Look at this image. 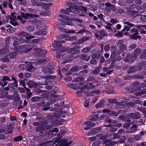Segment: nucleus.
<instances>
[{"mask_svg": "<svg viewBox=\"0 0 146 146\" xmlns=\"http://www.w3.org/2000/svg\"><path fill=\"white\" fill-rule=\"evenodd\" d=\"M91 50V48L90 47H85L83 48L82 50L81 51L82 52L84 53H88Z\"/></svg>", "mask_w": 146, "mask_h": 146, "instance_id": "obj_35", "label": "nucleus"}, {"mask_svg": "<svg viewBox=\"0 0 146 146\" xmlns=\"http://www.w3.org/2000/svg\"><path fill=\"white\" fill-rule=\"evenodd\" d=\"M110 115H113L115 116H117L118 115V112H116L113 111L111 110Z\"/></svg>", "mask_w": 146, "mask_h": 146, "instance_id": "obj_61", "label": "nucleus"}, {"mask_svg": "<svg viewBox=\"0 0 146 146\" xmlns=\"http://www.w3.org/2000/svg\"><path fill=\"white\" fill-rule=\"evenodd\" d=\"M75 7L74 8L71 9H66V10L68 11V12H72L75 14H78L79 13L78 10Z\"/></svg>", "mask_w": 146, "mask_h": 146, "instance_id": "obj_22", "label": "nucleus"}, {"mask_svg": "<svg viewBox=\"0 0 146 146\" xmlns=\"http://www.w3.org/2000/svg\"><path fill=\"white\" fill-rule=\"evenodd\" d=\"M131 124L127 123H124L123 124V127L125 128H128L130 126Z\"/></svg>", "mask_w": 146, "mask_h": 146, "instance_id": "obj_57", "label": "nucleus"}, {"mask_svg": "<svg viewBox=\"0 0 146 146\" xmlns=\"http://www.w3.org/2000/svg\"><path fill=\"white\" fill-rule=\"evenodd\" d=\"M17 54L16 52H11L9 54V57L11 59H13L15 58Z\"/></svg>", "mask_w": 146, "mask_h": 146, "instance_id": "obj_49", "label": "nucleus"}, {"mask_svg": "<svg viewBox=\"0 0 146 146\" xmlns=\"http://www.w3.org/2000/svg\"><path fill=\"white\" fill-rule=\"evenodd\" d=\"M146 58V49L143 50L140 56V59H143Z\"/></svg>", "mask_w": 146, "mask_h": 146, "instance_id": "obj_29", "label": "nucleus"}, {"mask_svg": "<svg viewBox=\"0 0 146 146\" xmlns=\"http://www.w3.org/2000/svg\"><path fill=\"white\" fill-rule=\"evenodd\" d=\"M105 5L107 7H110L111 10L115 12L117 10V8L116 6L109 3L107 2L105 4L104 3L102 4H101L100 5L102 7V6H103Z\"/></svg>", "mask_w": 146, "mask_h": 146, "instance_id": "obj_9", "label": "nucleus"}, {"mask_svg": "<svg viewBox=\"0 0 146 146\" xmlns=\"http://www.w3.org/2000/svg\"><path fill=\"white\" fill-rule=\"evenodd\" d=\"M10 79L9 77L7 76H4L3 77V78L1 81L4 82V84L3 86H5L7 84V81L10 82Z\"/></svg>", "mask_w": 146, "mask_h": 146, "instance_id": "obj_14", "label": "nucleus"}, {"mask_svg": "<svg viewBox=\"0 0 146 146\" xmlns=\"http://www.w3.org/2000/svg\"><path fill=\"white\" fill-rule=\"evenodd\" d=\"M86 7L89 10L94 11H96L97 9V7L95 6L92 5H87Z\"/></svg>", "mask_w": 146, "mask_h": 146, "instance_id": "obj_18", "label": "nucleus"}, {"mask_svg": "<svg viewBox=\"0 0 146 146\" xmlns=\"http://www.w3.org/2000/svg\"><path fill=\"white\" fill-rule=\"evenodd\" d=\"M120 137V136L117 133H113V139H118Z\"/></svg>", "mask_w": 146, "mask_h": 146, "instance_id": "obj_62", "label": "nucleus"}, {"mask_svg": "<svg viewBox=\"0 0 146 146\" xmlns=\"http://www.w3.org/2000/svg\"><path fill=\"white\" fill-rule=\"evenodd\" d=\"M105 121L107 123H111L112 122L111 119L110 118V117L109 116H106L105 118Z\"/></svg>", "mask_w": 146, "mask_h": 146, "instance_id": "obj_52", "label": "nucleus"}, {"mask_svg": "<svg viewBox=\"0 0 146 146\" xmlns=\"http://www.w3.org/2000/svg\"><path fill=\"white\" fill-rule=\"evenodd\" d=\"M123 23L127 24V25L130 27H133L135 26L134 24L130 23L128 21H125L123 22Z\"/></svg>", "mask_w": 146, "mask_h": 146, "instance_id": "obj_51", "label": "nucleus"}, {"mask_svg": "<svg viewBox=\"0 0 146 146\" xmlns=\"http://www.w3.org/2000/svg\"><path fill=\"white\" fill-rule=\"evenodd\" d=\"M14 98L16 99V101L15 102V103L16 104H22V101L20 100V97L19 95L17 94L14 97Z\"/></svg>", "mask_w": 146, "mask_h": 146, "instance_id": "obj_27", "label": "nucleus"}, {"mask_svg": "<svg viewBox=\"0 0 146 146\" xmlns=\"http://www.w3.org/2000/svg\"><path fill=\"white\" fill-rule=\"evenodd\" d=\"M19 68L21 70H24L27 68V65L21 64L18 66Z\"/></svg>", "mask_w": 146, "mask_h": 146, "instance_id": "obj_46", "label": "nucleus"}, {"mask_svg": "<svg viewBox=\"0 0 146 146\" xmlns=\"http://www.w3.org/2000/svg\"><path fill=\"white\" fill-rule=\"evenodd\" d=\"M117 46L122 52L125 51L127 48V46L124 44L123 41L122 40H118L117 43Z\"/></svg>", "mask_w": 146, "mask_h": 146, "instance_id": "obj_5", "label": "nucleus"}, {"mask_svg": "<svg viewBox=\"0 0 146 146\" xmlns=\"http://www.w3.org/2000/svg\"><path fill=\"white\" fill-rule=\"evenodd\" d=\"M53 45L55 48H59L62 46V44L60 43L59 41H54Z\"/></svg>", "mask_w": 146, "mask_h": 146, "instance_id": "obj_25", "label": "nucleus"}, {"mask_svg": "<svg viewBox=\"0 0 146 146\" xmlns=\"http://www.w3.org/2000/svg\"><path fill=\"white\" fill-rule=\"evenodd\" d=\"M54 67L52 66H48L42 69L41 70L44 74L48 75L53 74L54 71L53 70Z\"/></svg>", "mask_w": 146, "mask_h": 146, "instance_id": "obj_3", "label": "nucleus"}, {"mask_svg": "<svg viewBox=\"0 0 146 146\" xmlns=\"http://www.w3.org/2000/svg\"><path fill=\"white\" fill-rule=\"evenodd\" d=\"M63 50H59L56 52V57L57 58H59L63 56V54H60L63 52Z\"/></svg>", "mask_w": 146, "mask_h": 146, "instance_id": "obj_36", "label": "nucleus"}, {"mask_svg": "<svg viewBox=\"0 0 146 146\" xmlns=\"http://www.w3.org/2000/svg\"><path fill=\"white\" fill-rule=\"evenodd\" d=\"M146 94V88L143 89L141 90L137 91L135 92V94L137 96H141L142 95L145 94Z\"/></svg>", "mask_w": 146, "mask_h": 146, "instance_id": "obj_13", "label": "nucleus"}, {"mask_svg": "<svg viewBox=\"0 0 146 146\" xmlns=\"http://www.w3.org/2000/svg\"><path fill=\"white\" fill-rule=\"evenodd\" d=\"M68 5H69V8H68V9H72L76 7V5L73 3H69Z\"/></svg>", "mask_w": 146, "mask_h": 146, "instance_id": "obj_54", "label": "nucleus"}, {"mask_svg": "<svg viewBox=\"0 0 146 146\" xmlns=\"http://www.w3.org/2000/svg\"><path fill=\"white\" fill-rule=\"evenodd\" d=\"M22 139V137L21 136H19L18 137L15 138L14 140L15 141H21Z\"/></svg>", "mask_w": 146, "mask_h": 146, "instance_id": "obj_59", "label": "nucleus"}, {"mask_svg": "<svg viewBox=\"0 0 146 146\" xmlns=\"http://www.w3.org/2000/svg\"><path fill=\"white\" fill-rule=\"evenodd\" d=\"M84 81V79L82 77H79L75 79H74L72 81L73 82H80Z\"/></svg>", "mask_w": 146, "mask_h": 146, "instance_id": "obj_37", "label": "nucleus"}, {"mask_svg": "<svg viewBox=\"0 0 146 146\" xmlns=\"http://www.w3.org/2000/svg\"><path fill=\"white\" fill-rule=\"evenodd\" d=\"M100 141H96L94 143H93L92 144V146H98L100 144Z\"/></svg>", "mask_w": 146, "mask_h": 146, "instance_id": "obj_60", "label": "nucleus"}, {"mask_svg": "<svg viewBox=\"0 0 146 146\" xmlns=\"http://www.w3.org/2000/svg\"><path fill=\"white\" fill-rule=\"evenodd\" d=\"M47 117L50 119H53L60 117V115L56 113H54V114L48 115Z\"/></svg>", "mask_w": 146, "mask_h": 146, "instance_id": "obj_16", "label": "nucleus"}, {"mask_svg": "<svg viewBox=\"0 0 146 146\" xmlns=\"http://www.w3.org/2000/svg\"><path fill=\"white\" fill-rule=\"evenodd\" d=\"M131 56L129 54H128L126 56L124 59V61L126 62H129L131 59Z\"/></svg>", "mask_w": 146, "mask_h": 146, "instance_id": "obj_40", "label": "nucleus"}, {"mask_svg": "<svg viewBox=\"0 0 146 146\" xmlns=\"http://www.w3.org/2000/svg\"><path fill=\"white\" fill-rule=\"evenodd\" d=\"M33 50L35 52V54L40 57H44L46 56V51L45 50H42L40 48H35Z\"/></svg>", "mask_w": 146, "mask_h": 146, "instance_id": "obj_2", "label": "nucleus"}, {"mask_svg": "<svg viewBox=\"0 0 146 146\" xmlns=\"http://www.w3.org/2000/svg\"><path fill=\"white\" fill-rule=\"evenodd\" d=\"M115 55L116 53L114 52H113L110 55V58L111 62L113 63H115L116 62Z\"/></svg>", "mask_w": 146, "mask_h": 146, "instance_id": "obj_19", "label": "nucleus"}, {"mask_svg": "<svg viewBox=\"0 0 146 146\" xmlns=\"http://www.w3.org/2000/svg\"><path fill=\"white\" fill-rule=\"evenodd\" d=\"M21 17L25 19H28L29 18H34L38 17H39L38 15L33 14H30L28 13H25L23 12L21 13Z\"/></svg>", "mask_w": 146, "mask_h": 146, "instance_id": "obj_4", "label": "nucleus"}, {"mask_svg": "<svg viewBox=\"0 0 146 146\" xmlns=\"http://www.w3.org/2000/svg\"><path fill=\"white\" fill-rule=\"evenodd\" d=\"M80 70V69H79V67L78 66H75L72 67L70 70L71 72H73L74 71H77Z\"/></svg>", "mask_w": 146, "mask_h": 146, "instance_id": "obj_43", "label": "nucleus"}, {"mask_svg": "<svg viewBox=\"0 0 146 146\" xmlns=\"http://www.w3.org/2000/svg\"><path fill=\"white\" fill-rule=\"evenodd\" d=\"M26 29L29 31H32L35 30V28L33 26H28L26 27Z\"/></svg>", "mask_w": 146, "mask_h": 146, "instance_id": "obj_39", "label": "nucleus"}, {"mask_svg": "<svg viewBox=\"0 0 146 146\" xmlns=\"http://www.w3.org/2000/svg\"><path fill=\"white\" fill-rule=\"evenodd\" d=\"M19 36H21L25 37L27 40H29L34 38V36L31 35L29 33L23 31H21L19 32L18 33Z\"/></svg>", "mask_w": 146, "mask_h": 146, "instance_id": "obj_6", "label": "nucleus"}, {"mask_svg": "<svg viewBox=\"0 0 146 146\" xmlns=\"http://www.w3.org/2000/svg\"><path fill=\"white\" fill-rule=\"evenodd\" d=\"M61 140V143L60 144L61 146H68L72 142V141H71L69 142H68V140L66 139H62Z\"/></svg>", "mask_w": 146, "mask_h": 146, "instance_id": "obj_12", "label": "nucleus"}, {"mask_svg": "<svg viewBox=\"0 0 146 146\" xmlns=\"http://www.w3.org/2000/svg\"><path fill=\"white\" fill-rule=\"evenodd\" d=\"M38 84L39 85H46L48 84L46 80L45 79H43L40 80L38 82Z\"/></svg>", "mask_w": 146, "mask_h": 146, "instance_id": "obj_33", "label": "nucleus"}, {"mask_svg": "<svg viewBox=\"0 0 146 146\" xmlns=\"http://www.w3.org/2000/svg\"><path fill=\"white\" fill-rule=\"evenodd\" d=\"M99 33L102 36H106L108 35L107 32L104 29H101L99 31Z\"/></svg>", "mask_w": 146, "mask_h": 146, "instance_id": "obj_28", "label": "nucleus"}, {"mask_svg": "<svg viewBox=\"0 0 146 146\" xmlns=\"http://www.w3.org/2000/svg\"><path fill=\"white\" fill-rule=\"evenodd\" d=\"M61 12L63 14L69 15L70 12H68V11H66V10L61 9Z\"/></svg>", "mask_w": 146, "mask_h": 146, "instance_id": "obj_64", "label": "nucleus"}, {"mask_svg": "<svg viewBox=\"0 0 146 146\" xmlns=\"http://www.w3.org/2000/svg\"><path fill=\"white\" fill-rule=\"evenodd\" d=\"M119 143L118 141H114L110 143L105 145V146H110V145L113 146L115 144H117Z\"/></svg>", "mask_w": 146, "mask_h": 146, "instance_id": "obj_38", "label": "nucleus"}, {"mask_svg": "<svg viewBox=\"0 0 146 146\" xmlns=\"http://www.w3.org/2000/svg\"><path fill=\"white\" fill-rule=\"evenodd\" d=\"M87 57V54H81L80 59L82 60H86Z\"/></svg>", "mask_w": 146, "mask_h": 146, "instance_id": "obj_44", "label": "nucleus"}, {"mask_svg": "<svg viewBox=\"0 0 146 146\" xmlns=\"http://www.w3.org/2000/svg\"><path fill=\"white\" fill-rule=\"evenodd\" d=\"M141 51V49L140 48H137L135 50L133 53V55L138 56L140 54Z\"/></svg>", "mask_w": 146, "mask_h": 146, "instance_id": "obj_32", "label": "nucleus"}, {"mask_svg": "<svg viewBox=\"0 0 146 146\" xmlns=\"http://www.w3.org/2000/svg\"><path fill=\"white\" fill-rule=\"evenodd\" d=\"M140 20L143 22H146V15H141V17Z\"/></svg>", "mask_w": 146, "mask_h": 146, "instance_id": "obj_55", "label": "nucleus"}, {"mask_svg": "<svg viewBox=\"0 0 146 146\" xmlns=\"http://www.w3.org/2000/svg\"><path fill=\"white\" fill-rule=\"evenodd\" d=\"M34 92L35 93L40 94L42 92V91L40 89L35 88L34 89Z\"/></svg>", "mask_w": 146, "mask_h": 146, "instance_id": "obj_63", "label": "nucleus"}, {"mask_svg": "<svg viewBox=\"0 0 146 146\" xmlns=\"http://www.w3.org/2000/svg\"><path fill=\"white\" fill-rule=\"evenodd\" d=\"M17 82H14L13 83H10L8 84V87L10 88L15 87L17 88L18 84H17Z\"/></svg>", "mask_w": 146, "mask_h": 146, "instance_id": "obj_31", "label": "nucleus"}, {"mask_svg": "<svg viewBox=\"0 0 146 146\" xmlns=\"http://www.w3.org/2000/svg\"><path fill=\"white\" fill-rule=\"evenodd\" d=\"M92 72L95 74H98L100 73V69L98 67H96L94 70Z\"/></svg>", "mask_w": 146, "mask_h": 146, "instance_id": "obj_42", "label": "nucleus"}, {"mask_svg": "<svg viewBox=\"0 0 146 146\" xmlns=\"http://www.w3.org/2000/svg\"><path fill=\"white\" fill-rule=\"evenodd\" d=\"M9 52V50L4 48H2L0 50V55L1 56L7 54Z\"/></svg>", "mask_w": 146, "mask_h": 146, "instance_id": "obj_21", "label": "nucleus"}, {"mask_svg": "<svg viewBox=\"0 0 146 146\" xmlns=\"http://www.w3.org/2000/svg\"><path fill=\"white\" fill-rule=\"evenodd\" d=\"M50 105V104L49 103H48L42 106L44 108L42 109V110L44 111L47 110L50 108V107L48 106Z\"/></svg>", "mask_w": 146, "mask_h": 146, "instance_id": "obj_34", "label": "nucleus"}, {"mask_svg": "<svg viewBox=\"0 0 146 146\" xmlns=\"http://www.w3.org/2000/svg\"><path fill=\"white\" fill-rule=\"evenodd\" d=\"M137 128V125L136 124H133L129 129L128 130L125 132V133H133L136 130Z\"/></svg>", "mask_w": 146, "mask_h": 146, "instance_id": "obj_11", "label": "nucleus"}, {"mask_svg": "<svg viewBox=\"0 0 146 146\" xmlns=\"http://www.w3.org/2000/svg\"><path fill=\"white\" fill-rule=\"evenodd\" d=\"M25 63L27 65V70L28 71L30 72H33L35 71L36 69L34 67L33 64L34 63L32 62L25 61Z\"/></svg>", "mask_w": 146, "mask_h": 146, "instance_id": "obj_7", "label": "nucleus"}, {"mask_svg": "<svg viewBox=\"0 0 146 146\" xmlns=\"http://www.w3.org/2000/svg\"><path fill=\"white\" fill-rule=\"evenodd\" d=\"M1 61L4 62H8L9 61V59L8 56H6L4 58H1Z\"/></svg>", "mask_w": 146, "mask_h": 146, "instance_id": "obj_45", "label": "nucleus"}, {"mask_svg": "<svg viewBox=\"0 0 146 146\" xmlns=\"http://www.w3.org/2000/svg\"><path fill=\"white\" fill-rule=\"evenodd\" d=\"M28 48V46L26 44H23L20 45L19 48V49L24 50Z\"/></svg>", "mask_w": 146, "mask_h": 146, "instance_id": "obj_50", "label": "nucleus"}, {"mask_svg": "<svg viewBox=\"0 0 146 146\" xmlns=\"http://www.w3.org/2000/svg\"><path fill=\"white\" fill-rule=\"evenodd\" d=\"M46 25L44 23L37 24L36 27L39 29H44L46 27Z\"/></svg>", "mask_w": 146, "mask_h": 146, "instance_id": "obj_30", "label": "nucleus"}, {"mask_svg": "<svg viewBox=\"0 0 146 146\" xmlns=\"http://www.w3.org/2000/svg\"><path fill=\"white\" fill-rule=\"evenodd\" d=\"M127 72L129 74L135 72L136 71L135 66H131L129 68V69L127 71Z\"/></svg>", "mask_w": 146, "mask_h": 146, "instance_id": "obj_23", "label": "nucleus"}, {"mask_svg": "<svg viewBox=\"0 0 146 146\" xmlns=\"http://www.w3.org/2000/svg\"><path fill=\"white\" fill-rule=\"evenodd\" d=\"M80 11H82L84 12H86L87 11V7H85L83 6H80Z\"/></svg>", "mask_w": 146, "mask_h": 146, "instance_id": "obj_47", "label": "nucleus"}, {"mask_svg": "<svg viewBox=\"0 0 146 146\" xmlns=\"http://www.w3.org/2000/svg\"><path fill=\"white\" fill-rule=\"evenodd\" d=\"M84 124H86V127H88L90 128L92 127H94L95 125V124L94 123H92L91 121H87Z\"/></svg>", "mask_w": 146, "mask_h": 146, "instance_id": "obj_20", "label": "nucleus"}, {"mask_svg": "<svg viewBox=\"0 0 146 146\" xmlns=\"http://www.w3.org/2000/svg\"><path fill=\"white\" fill-rule=\"evenodd\" d=\"M26 84L28 85V88H31L35 86H36L37 84L36 83L32 80L28 82H27Z\"/></svg>", "mask_w": 146, "mask_h": 146, "instance_id": "obj_15", "label": "nucleus"}, {"mask_svg": "<svg viewBox=\"0 0 146 146\" xmlns=\"http://www.w3.org/2000/svg\"><path fill=\"white\" fill-rule=\"evenodd\" d=\"M92 115H91L89 117V120L95 121L96 120L99 118V114L98 113L93 112L92 113Z\"/></svg>", "mask_w": 146, "mask_h": 146, "instance_id": "obj_10", "label": "nucleus"}, {"mask_svg": "<svg viewBox=\"0 0 146 146\" xmlns=\"http://www.w3.org/2000/svg\"><path fill=\"white\" fill-rule=\"evenodd\" d=\"M133 86L135 87H139L140 86L139 82L138 81H136L133 83Z\"/></svg>", "mask_w": 146, "mask_h": 146, "instance_id": "obj_58", "label": "nucleus"}, {"mask_svg": "<svg viewBox=\"0 0 146 146\" xmlns=\"http://www.w3.org/2000/svg\"><path fill=\"white\" fill-rule=\"evenodd\" d=\"M117 37H122L123 36V33L121 32L118 31L115 35Z\"/></svg>", "mask_w": 146, "mask_h": 146, "instance_id": "obj_56", "label": "nucleus"}, {"mask_svg": "<svg viewBox=\"0 0 146 146\" xmlns=\"http://www.w3.org/2000/svg\"><path fill=\"white\" fill-rule=\"evenodd\" d=\"M117 101V100L115 98L110 99L108 100L109 103L111 104L114 103L115 104L116 102Z\"/></svg>", "mask_w": 146, "mask_h": 146, "instance_id": "obj_53", "label": "nucleus"}, {"mask_svg": "<svg viewBox=\"0 0 146 146\" xmlns=\"http://www.w3.org/2000/svg\"><path fill=\"white\" fill-rule=\"evenodd\" d=\"M110 48V45L109 44H107L104 46V49L105 52H107L108 51Z\"/></svg>", "mask_w": 146, "mask_h": 146, "instance_id": "obj_48", "label": "nucleus"}, {"mask_svg": "<svg viewBox=\"0 0 146 146\" xmlns=\"http://www.w3.org/2000/svg\"><path fill=\"white\" fill-rule=\"evenodd\" d=\"M41 99V98L39 96H34L31 98V101L34 102L39 101Z\"/></svg>", "mask_w": 146, "mask_h": 146, "instance_id": "obj_24", "label": "nucleus"}, {"mask_svg": "<svg viewBox=\"0 0 146 146\" xmlns=\"http://www.w3.org/2000/svg\"><path fill=\"white\" fill-rule=\"evenodd\" d=\"M105 103V102L104 100H102L96 105L95 107L97 108L102 107L104 106Z\"/></svg>", "mask_w": 146, "mask_h": 146, "instance_id": "obj_17", "label": "nucleus"}, {"mask_svg": "<svg viewBox=\"0 0 146 146\" xmlns=\"http://www.w3.org/2000/svg\"><path fill=\"white\" fill-rule=\"evenodd\" d=\"M139 31L136 29L133 28L132 29L129 31V33L130 34H132L130 35V38L133 39L134 40H137V38H140L141 36L140 35H138L139 33Z\"/></svg>", "mask_w": 146, "mask_h": 146, "instance_id": "obj_1", "label": "nucleus"}, {"mask_svg": "<svg viewBox=\"0 0 146 146\" xmlns=\"http://www.w3.org/2000/svg\"><path fill=\"white\" fill-rule=\"evenodd\" d=\"M141 114L139 112H137L135 113H130L128 115L129 117L134 119H137L140 118Z\"/></svg>", "mask_w": 146, "mask_h": 146, "instance_id": "obj_8", "label": "nucleus"}, {"mask_svg": "<svg viewBox=\"0 0 146 146\" xmlns=\"http://www.w3.org/2000/svg\"><path fill=\"white\" fill-rule=\"evenodd\" d=\"M80 50H77L76 49L73 50L72 49V48L71 49V51L70 52V54H74L77 53H79L80 52Z\"/></svg>", "mask_w": 146, "mask_h": 146, "instance_id": "obj_41", "label": "nucleus"}, {"mask_svg": "<svg viewBox=\"0 0 146 146\" xmlns=\"http://www.w3.org/2000/svg\"><path fill=\"white\" fill-rule=\"evenodd\" d=\"M56 76L53 75H47L44 76H41V78L42 79H53L56 77Z\"/></svg>", "mask_w": 146, "mask_h": 146, "instance_id": "obj_26", "label": "nucleus"}]
</instances>
